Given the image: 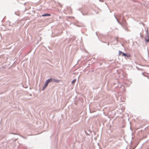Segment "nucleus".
Returning a JSON list of instances; mask_svg holds the SVG:
<instances>
[{
    "mask_svg": "<svg viewBox=\"0 0 149 149\" xmlns=\"http://www.w3.org/2000/svg\"><path fill=\"white\" fill-rule=\"evenodd\" d=\"M120 24L121 26H122V23L120 22H119V23H118Z\"/></svg>",
    "mask_w": 149,
    "mask_h": 149,
    "instance_id": "10",
    "label": "nucleus"
},
{
    "mask_svg": "<svg viewBox=\"0 0 149 149\" xmlns=\"http://www.w3.org/2000/svg\"><path fill=\"white\" fill-rule=\"evenodd\" d=\"M76 81V79H74L73 80L71 81V84H74Z\"/></svg>",
    "mask_w": 149,
    "mask_h": 149,
    "instance_id": "7",
    "label": "nucleus"
},
{
    "mask_svg": "<svg viewBox=\"0 0 149 149\" xmlns=\"http://www.w3.org/2000/svg\"><path fill=\"white\" fill-rule=\"evenodd\" d=\"M60 81V80L58 79H53V82H54L58 83Z\"/></svg>",
    "mask_w": 149,
    "mask_h": 149,
    "instance_id": "6",
    "label": "nucleus"
},
{
    "mask_svg": "<svg viewBox=\"0 0 149 149\" xmlns=\"http://www.w3.org/2000/svg\"><path fill=\"white\" fill-rule=\"evenodd\" d=\"M125 149H127V148H126Z\"/></svg>",
    "mask_w": 149,
    "mask_h": 149,
    "instance_id": "12",
    "label": "nucleus"
},
{
    "mask_svg": "<svg viewBox=\"0 0 149 149\" xmlns=\"http://www.w3.org/2000/svg\"><path fill=\"white\" fill-rule=\"evenodd\" d=\"M115 18H116V19L117 21L118 22V23H119V22L118 20L117 19V18H116V17L115 16Z\"/></svg>",
    "mask_w": 149,
    "mask_h": 149,
    "instance_id": "9",
    "label": "nucleus"
},
{
    "mask_svg": "<svg viewBox=\"0 0 149 149\" xmlns=\"http://www.w3.org/2000/svg\"><path fill=\"white\" fill-rule=\"evenodd\" d=\"M119 53H118V55H120L121 54H123V53L122 51L119 50L118 51Z\"/></svg>",
    "mask_w": 149,
    "mask_h": 149,
    "instance_id": "8",
    "label": "nucleus"
},
{
    "mask_svg": "<svg viewBox=\"0 0 149 149\" xmlns=\"http://www.w3.org/2000/svg\"><path fill=\"white\" fill-rule=\"evenodd\" d=\"M48 82L50 83L51 82H53V79L52 78H50L49 79H48L47 80Z\"/></svg>",
    "mask_w": 149,
    "mask_h": 149,
    "instance_id": "5",
    "label": "nucleus"
},
{
    "mask_svg": "<svg viewBox=\"0 0 149 149\" xmlns=\"http://www.w3.org/2000/svg\"><path fill=\"white\" fill-rule=\"evenodd\" d=\"M49 83L48 82V81H47V80L46 81V82L45 83V84L44 86H43V87H42V90L43 91L44 90V89H45V88L47 86L48 84Z\"/></svg>",
    "mask_w": 149,
    "mask_h": 149,
    "instance_id": "2",
    "label": "nucleus"
},
{
    "mask_svg": "<svg viewBox=\"0 0 149 149\" xmlns=\"http://www.w3.org/2000/svg\"><path fill=\"white\" fill-rule=\"evenodd\" d=\"M122 56H126L127 57H129L130 56V54H127L126 53H123V54H122Z\"/></svg>",
    "mask_w": 149,
    "mask_h": 149,
    "instance_id": "3",
    "label": "nucleus"
},
{
    "mask_svg": "<svg viewBox=\"0 0 149 149\" xmlns=\"http://www.w3.org/2000/svg\"><path fill=\"white\" fill-rule=\"evenodd\" d=\"M51 15L50 14L48 13H45L44 14L42 15L41 16L42 17H48L49 16Z\"/></svg>",
    "mask_w": 149,
    "mask_h": 149,
    "instance_id": "4",
    "label": "nucleus"
},
{
    "mask_svg": "<svg viewBox=\"0 0 149 149\" xmlns=\"http://www.w3.org/2000/svg\"><path fill=\"white\" fill-rule=\"evenodd\" d=\"M146 35L147 36V38H146L145 39V41L147 42H149V33L148 32V30L147 29L146 31Z\"/></svg>",
    "mask_w": 149,
    "mask_h": 149,
    "instance_id": "1",
    "label": "nucleus"
},
{
    "mask_svg": "<svg viewBox=\"0 0 149 149\" xmlns=\"http://www.w3.org/2000/svg\"><path fill=\"white\" fill-rule=\"evenodd\" d=\"M109 45V43H108V44H107V45Z\"/></svg>",
    "mask_w": 149,
    "mask_h": 149,
    "instance_id": "11",
    "label": "nucleus"
}]
</instances>
